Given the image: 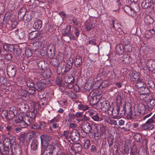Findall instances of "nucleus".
I'll return each mask as SVG.
<instances>
[{"instance_id": "nucleus-28", "label": "nucleus", "mask_w": 155, "mask_h": 155, "mask_svg": "<svg viewBox=\"0 0 155 155\" xmlns=\"http://www.w3.org/2000/svg\"><path fill=\"white\" fill-rule=\"evenodd\" d=\"M18 94L23 99L29 97V95L27 93V92L23 91L22 90H20L18 91Z\"/></svg>"}, {"instance_id": "nucleus-25", "label": "nucleus", "mask_w": 155, "mask_h": 155, "mask_svg": "<svg viewBox=\"0 0 155 155\" xmlns=\"http://www.w3.org/2000/svg\"><path fill=\"white\" fill-rule=\"evenodd\" d=\"M74 79V77L72 76L66 75L64 77V81L66 84L73 82Z\"/></svg>"}, {"instance_id": "nucleus-27", "label": "nucleus", "mask_w": 155, "mask_h": 155, "mask_svg": "<svg viewBox=\"0 0 155 155\" xmlns=\"http://www.w3.org/2000/svg\"><path fill=\"white\" fill-rule=\"evenodd\" d=\"M124 10L125 12L127 13L129 15L131 16H134V14L132 12V10L131 7L128 5H125L124 7Z\"/></svg>"}, {"instance_id": "nucleus-48", "label": "nucleus", "mask_w": 155, "mask_h": 155, "mask_svg": "<svg viewBox=\"0 0 155 155\" xmlns=\"http://www.w3.org/2000/svg\"><path fill=\"white\" fill-rule=\"evenodd\" d=\"M26 84L29 88L34 87L35 86V85L33 81L30 80H27L26 81Z\"/></svg>"}, {"instance_id": "nucleus-3", "label": "nucleus", "mask_w": 155, "mask_h": 155, "mask_svg": "<svg viewBox=\"0 0 155 155\" xmlns=\"http://www.w3.org/2000/svg\"><path fill=\"white\" fill-rule=\"evenodd\" d=\"M16 69V67L12 64L8 65L7 68V74L9 78H13L15 76Z\"/></svg>"}, {"instance_id": "nucleus-61", "label": "nucleus", "mask_w": 155, "mask_h": 155, "mask_svg": "<svg viewBox=\"0 0 155 155\" xmlns=\"http://www.w3.org/2000/svg\"><path fill=\"white\" fill-rule=\"evenodd\" d=\"M86 27L87 30L89 31L93 27V25L91 23L87 22L86 25Z\"/></svg>"}, {"instance_id": "nucleus-51", "label": "nucleus", "mask_w": 155, "mask_h": 155, "mask_svg": "<svg viewBox=\"0 0 155 155\" xmlns=\"http://www.w3.org/2000/svg\"><path fill=\"white\" fill-rule=\"evenodd\" d=\"M42 42L40 41L36 42L33 44V45H35V46L36 47V48H35V49L41 48L42 46Z\"/></svg>"}, {"instance_id": "nucleus-59", "label": "nucleus", "mask_w": 155, "mask_h": 155, "mask_svg": "<svg viewBox=\"0 0 155 155\" xmlns=\"http://www.w3.org/2000/svg\"><path fill=\"white\" fill-rule=\"evenodd\" d=\"M29 110L30 109V111L32 114H35L37 112V110L35 107H28Z\"/></svg>"}, {"instance_id": "nucleus-60", "label": "nucleus", "mask_w": 155, "mask_h": 155, "mask_svg": "<svg viewBox=\"0 0 155 155\" xmlns=\"http://www.w3.org/2000/svg\"><path fill=\"white\" fill-rule=\"evenodd\" d=\"M121 43L124 45H126L127 43H129V40L127 38L124 37L122 40Z\"/></svg>"}, {"instance_id": "nucleus-56", "label": "nucleus", "mask_w": 155, "mask_h": 155, "mask_svg": "<svg viewBox=\"0 0 155 155\" xmlns=\"http://www.w3.org/2000/svg\"><path fill=\"white\" fill-rule=\"evenodd\" d=\"M5 68V65L4 61L2 59H0V69L3 70Z\"/></svg>"}, {"instance_id": "nucleus-55", "label": "nucleus", "mask_w": 155, "mask_h": 155, "mask_svg": "<svg viewBox=\"0 0 155 155\" xmlns=\"http://www.w3.org/2000/svg\"><path fill=\"white\" fill-rule=\"evenodd\" d=\"M107 122L112 125H116L117 124V121L114 120L109 119L107 121Z\"/></svg>"}, {"instance_id": "nucleus-2", "label": "nucleus", "mask_w": 155, "mask_h": 155, "mask_svg": "<svg viewBox=\"0 0 155 155\" xmlns=\"http://www.w3.org/2000/svg\"><path fill=\"white\" fill-rule=\"evenodd\" d=\"M52 81L49 79H42L40 81L37 82L35 87L38 91H40L44 90V87L49 86L51 84Z\"/></svg>"}, {"instance_id": "nucleus-42", "label": "nucleus", "mask_w": 155, "mask_h": 155, "mask_svg": "<svg viewBox=\"0 0 155 155\" xmlns=\"http://www.w3.org/2000/svg\"><path fill=\"white\" fill-rule=\"evenodd\" d=\"M43 149L44 150V151H48L50 153L52 154L53 150L54 149V147L51 145H48V146L46 147L45 148L44 147L41 148Z\"/></svg>"}, {"instance_id": "nucleus-46", "label": "nucleus", "mask_w": 155, "mask_h": 155, "mask_svg": "<svg viewBox=\"0 0 155 155\" xmlns=\"http://www.w3.org/2000/svg\"><path fill=\"white\" fill-rule=\"evenodd\" d=\"M84 147L85 149H88L91 146L90 141L88 139H87L84 141Z\"/></svg>"}, {"instance_id": "nucleus-64", "label": "nucleus", "mask_w": 155, "mask_h": 155, "mask_svg": "<svg viewBox=\"0 0 155 155\" xmlns=\"http://www.w3.org/2000/svg\"><path fill=\"white\" fill-rule=\"evenodd\" d=\"M92 118L94 121H98L99 118L98 115H95L91 116Z\"/></svg>"}, {"instance_id": "nucleus-38", "label": "nucleus", "mask_w": 155, "mask_h": 155, "mask_svg": "<svg viewBox=\"0 0 155 155\" xmlns=\"http://www.w3.org/2000/svg\"><path fill=\"white\" fill-rule=\"evenodd\" d=\"M38 142L37 140H34L31 142V147L33 150H36L38 148Z\"/></svg>"}, {"instance_id": "nucleus-40", "label": "nucleus", "mask_w": 155, "mask_h": 155, "mask_svg": "<svg viewBox=\"0 0 155 155\" xmlns=\"http://www.w3.org/2000/svg\"><path fill=\"white\" fill-rule=\"evenodd\" d=\"M15 33L18 36L20 39L23 38L24 37V32L22 30L19 31L18 29H16L15 31Z\"/></svg>"}, {"instance_id": "nucleus-8", "label": "nucleus", "mask_w": 155, "mask_h": 155, "mask_svg": "<svg viewBox=\"0 0 155 155\" xmlns=\"http://www.w3.org/2000/svg\"><path fill=\"white\" fill-rule=\"evenodd\" d=\"M107 68L103 67L101 68L98 71V74L97 76V79L100 80L101 78H103L106 75L107 73Z\"/></svg>"}, {"instance_id": "nucleus-26", "label": "nucleus", "mask_w": 155, "mask_h": 155, "mask_svg": "<svg viewBox=\"0 0 155 155\" xmlns=\"http://www.w3.org/2000/svg\"><path fill=\"white\" fill-rule=\"evenodd\" d=\"M38 67L41 70H45L46 68L45 61L43 60L39 61L37 63Z\"/></svg>"}, {"instance_id": "nucleus-18", "label": "nucleus", "mask_w": 155, "mask_h": 155, "mask_svg": "<svg viewBox=\"0 0 155 155\" xmlns=\"http://www.w3.org/2000/svg\"><path fill=\"white\" fill-rule=\"evenodd\" d=\"M131 7L132 11V12L134 14V16L136 15V13L138 12L139 11V7L137 3H133L131 5Z\"/></svg>"}, {"instance_id": "nucleus-22", "label": "nucleus", "mask_w": 155, "mask_h": 155, "mask_svg": "<svg viewBox=\"0 0 155 155\" xmlns=\"http://www.w3.org/2000/svg\"><path fill=\"white\" fill-rule=\"evenodd\" d=\"M71 25H67L66 27L62 31V34L64 36H66L71 32Z\"/></svg>"}, {"instance_id": "nucleus-1", "label": "nucleus", "mask_w": 155, "mask_h": 155, "mask_svg": "<svg viewBox=\"0 0 155 155\" xmlns=\"http://www.w3.org/2000/svg\"><path fill=\"white\" fill-rule=\"evenodd\" d=\"M128 108L127 117L129 120H135L139 116L146 114V107H127Z\"/></svg>"}, {"instance_id": "nucleus-37", "label": "nucleus", "mask_w": 155, "mask_h": 155, "mask_svg": "<svg viewBox=\"0 0 155 155\" xmlns=\"http://www.w3.org/2000/svg\"><path fill=\"white\" fill-rule=\"evenodd\" d=\"M143 81V80L141 79L137 81V82L135 86L137 87L138 89L145 85L144 82Z\"/></svg>"}, {"instance_id": "nucleus-20", "label": "nucleus", "mask_w": 155, "mask_h": 155, "mask_svg": "<svg viewBox=\"0 0 155 155\" xmlns=\"http://www.w3.org/2000/svg\"><path fill=\"white\" fill-rule=\"evenodd\" d=\"M8 152V147L3 144H0V155L7 154Z\"/></svg>"}, {"instance_id": "nucleus-45", "label": "nucleus", "mask_w": 155, "mask_h": 155, "mask_svg": "<svg viewBox=\"0 0 155 155\" xmlns=\"http://www.w3.org/2000/svg\"><path fill=\"white\" fill-rule=\"evenodd\" d=\"M153 34L151 32V30H148L146 31L145 34V37L147 38H151Z\"/></svg>"}, {"instance_id": "nucleus-23", "label": "nucleus", "mask_w": 155, "mask_h": 155, "mask_svg": "<svg viewBox=\"0 0 155 155\" xmlns=\"http://www.w3.org/2000/svg\"><path fill=\"white\" fill-rule=\"evenodd\" d=\"M42 26V21L40 19L36 20L33 25V27L35 29H40Z\"/></svg>"}, {"instance_id": "nucleus-19", "label": "nucleus", "mask_w": 155, "mask_h": 155, "mask_svg": "<svg viewBox=\"0 0 155 155\" xmlns=\"http://www.w3.org/2000/svg\"><path fill=\"white\" fill-rule=\"evenodd\" d=\"M73 64V60L70 58L67 61V63L65 66V69L64 70V73H67L71 68Z\"/></svg>"}, {"instance_id": "nucleus-14", "label": "nucleus", "mask_w": 155, "mask_h": 155, "mask_svg": "<svg viewBox=\"0 0 155 155\" xmlns=\"http://www.w3.org/2000/svg\"><path fill=\"white\" fill-rule=\"evenodd\" d=\"M26 9L25 7L20 9L18 14V18L19 20H22L26 14Z\"/></svg>"}, {"instance_id": "nucleus-32", "label": "nucleus", "mask_w": 155, "mask_h": 155, "mask_svg": "<svg viewBox=\"0 0 155 155\" xmlns=\"http://www.w3.org/2000/svg\"><path fill=\"white\" fill-rule=\"evenodd\" d=\"M121 94H118L116 98V104L117 107H120L122 104Z\"/></svg>"}, {"instance_id": "nucleus-16", "label": "nucleus", "mask_w": 155, "mask_h": 155, "mask_svg": "<svg viewBox=\"0 0 155 155\" xmlns=\"http://www.w3.org/2000/svg\"><path fill=\"white\" fill-rule=\"evenodd\" d=\"M152 4L151 0H145L142 3L141 6L143 8L146 9L148 8H150Z\"/></svg>"}, {"instance_id": "nucleus-21", "label": "nucleus", "mask_w": 155, "mask_h": 155, "mask_svg": "<svg viewBox=\"0 0 155 155\" xmlns=\"http://www.w3.org/2000/svg\"><path fill=\"white\" fill-rule=\"evenodd\" d=\"M121 60L124 63L127 64L130 63L132 60V58L129 55L124 54L122 57Z\"/></svg>"}, {"instance_id": "nucleus-62", "label": "nucleus", "mask_w": 155, "mask_h": 155, "mask_svg": "<svg viewBox=\"0 0 155 155\" xmlns=\"http://www.w3.org/2000/svg\"><path fill=\"white\" fill-rule=\"evenodd\" d=\"M70 135V134L69 131L65 130L64 131L63 134H62V135H64L66 138L68 139L69 138V136Z\"/></svg>"}, {"instance_id": "nucleus-10", "label": "nucleus", "mask_w": 155, "mask_h": 155, "mask_svg": "<svg viewBox=\"0 0 155 155\" xmlns=\"http://www.w3.org/2000/svg\"><path fill=\"white\" fill-rule=\"evenodd\" d=\"M34 14L33 12L29 11L25 15L23 19V20L25 22H28L31 20L34 19Z\"/></svg>"}, {"instance_id": "nucleus-24", "label": "nucleus", "mask_w": 155, "mask_h": 155, "mask_svg": "<svg viewBox=\"0 0 155 155\" xmlns=\"http://www.w3.org/2000/svg\"><path fill=\"white\" fill-rule=\"evenodd\" d=\"M82 128L84 129V131L86 133H88L91 132V130L92 127L90 124L88 122H87L83 125Z\"/></svg>"}, {"instance_id": "nucleus-50", "label": "nucleus", "mask_w": 155, "mask_h": 155, "mask_svg": "<svg viewBox=\"0 0 155 155\" xmlns=\"http://www.w3.org/2000/svg\"><path fill=\"white\" fill-rule=\"evenodd\" d=\"M68 95L73 99H76L77 97L76 94L74 92L70 91L68 93Z\"/></svg>"}, {"instance_id": "nucleus-57", "label": "nucleus", "mask_w": 155, "mask_h": 155, "mask_svg": "<svg viewBox=\"0 0 155 155\" xmlns=\"http://www.w3.org/2000/svg\"><path fill=\"white\" fill-rule=\"evenodd\" d=\"M11 22L12 27L13 28H15L18 25V22L16 21L11 20L10 22Z\"/></svg>"}, {"instance_id": "nucleus-9", "label": "nucleus", "mask_w": 155, "mask_h": 155, "mask_svg": "<svg viewBox=\"0 0 155 155\" xmlns=\"http://www.w3.org/2000/svg\"><path fill=\"white\" fill-rule=\"evenodd\" d=\"M11 16V13L10 12H7L5 14L3 18V22L2 24L3 27H5L4 24V23L6 24H9V22L12 20H10Z\"/></svg>"}, {"instance_id": "nucleus-63", "label": "nucleus", "mask_w": 155, "mask_h": 155, "mask_svg": "<svg viewBox=\"0 0 155 155\" xmlns=\"http://www.w3.org/2000/svg\"><path fill=\"white\" fill-rule=\"evenodd\" d=\"M18 139L20 141L23 143L25 141L24 135L23 134L21 135L18 137Z\"/></svg>"}, {"instance_id": "nucleus-29", "label": "nucleus", "mask_w": 155, "mask_h": 155, "mask_svg": "<svg viewBox=\"0 0 155 155\" xmlns=\"http://www.w3.org/2000/svg\"><path fill=\"white\" fill-rule=\"evenodd\" d=\"M18 94L23 99L29 97V95L27 93V92L23 91L22 90H20L18 91Z\"/></svg>"}, {"instance_id": "nucleus-39", "label": "nucleus", "mask_w": 155, "mask_h": 155, "mask_svg": "<svg viewBox=\"0 0 155 155\" xmlns=\"http://www.w3.org/2000/svg\"><path fill=\"white\" fill-rule=\"evenodd\" d=\"M74 147L75 150L77 152H80L82 148L81 145L79 143H76L74 144Z\"/></svg>"}, {"instance_id": "nucleus-33", "label": "nucleus", "mask_w": 155, "mask_h": 155, "mask_svg": "<svg viewBox=\"0 0 155 155\" xmlns=\"http://www.w3.org/2000/svg\"><path fill=\"white\" fill-rule=\"evenodd\" d=\"M82 63V58L81 57L78 56H77L76 58L74 60V64L77 67H78L80 66Z\"/></svg>"}, {"instance_id": "nucleus-15", "label": "nucleus", "mask_w": 155, "mask_h": 155, "mask_svg": "<svg viewBox=\"0 0 155 155\" xmlns=\"http://www.w3.org/2000/svg\"><path fill=\"white\" fill-rule=\"evenodd\" d=\"M76 130H73L70 134L69 136V138L73 141L76 142L79 140V137L77 133L76 132Z\"/></svg>"}, {"instance_id": "nucleus-54", "label": "nucleus", "mask_w": 155, "mask_h": 155, "mask_svg": "<svg viewBox=\"0 0 155 155\" xmlns=\"http://www.w3.org/2000/svg\"><path fill=\"white\" fill-rule=\"evenodd\" d=\"M30 128L31 129L35 130H39L41 128V127L39 125L36 124H31L30 126Z\"/></svg>"}, {"instance_id": "nucleus-5", "label": "nucleus", "mask_w": 155, "mask_h": 155, "mask_svg": "<svg viewBox=\"0 0 155 155\" xmlns=\"http://www.w3.org/2000/svg\"><path fill=\"white\" fill-rule=\"evenodd\" d=\"M41 148H45L48 145L50 141V138L46 134L41 135L40 137Z\"/></svg>"}, {"instance_id": "nucleus-35", "label": "nucleus", "mask_w": 155, "mask_h": 155, "mask_svg": "<svg viewBox=\"0 0 155 155\" xmlns=\"http://www.w3.org/2000/svg\"><path fill=\"white\" fill-rule=\"evenodd\" d=\"M51 64L55 68H58V66L60 62L59 60L56 58H53L51 63Z\"/></svg>"}, {"instance_id": "nucleus-44", "label": "nucleus", "mask_w": 155, "mask_h": 155, "mask_svg": "<svg viewBox=\"0 0 155 155\" xmlns=\"http://www.w3.org/2000/svg\"><path fill=\"white\" fill-rule=\"evenodd\" d=\"M25 54L28 57H31L32 55V51L28 48H26L25 50Z\"/></svg>"}, {"instance_id": "nucleus-4", "label": "nucleus", "mask_w": 155, "mask_h": 155, "mask_svg": "<svg viewBox=\"0 0 155 155\" xmlns=\"http://www.w3.org/2000/svg\"><path fill=\"white\" fill-rule=\"evenodd\" d=\"M154 123V121L152 118L149 119L145 124L141 125L142 130H145L152 129L153 128V125L152 123Z\"/></svg>"}, {"instance_id": "nucleus-52", "label": "nucleus", "mask_w": 155, "mask_h": 155, "mask_svg": "<svg viewBox=\"0 0 155 155\" xmlns=\"http://www.w3.org/2000/svg\"><path fill=\"white\" fill-rule=\"evenodd\" d=\"M56 83L57 85L60 86H61L62 84L61 78L59 77H57L56 79Z\"/></svg>"}, {"instance_id": "nucleus-49", "label": "nucleus", "mask_w": 155, "mask_h": 155, "mask_svg": "<svg viewBox=\"0 0 155 155\" xmlns=\"http://www.w3.org/2000/svg\"><path fill=\"white\" fill-rule=\"evenodd\" d=\"M48 46L45 45V47H43L41 50V52L45 55L47 54L48 55Z\"/></svg>"}, {"instance_id": "nucleus-17", "label": "nucleus", "mask_w": 155, "mask_h": 155, "mask_svg": "<svg viewBox=\"0 0 155 155\" xmlns=\"http://www.w3.org/2000/svg\"><path fill=\"white\" fill-rule=\"evenodd\" d=\"M8 50L11 52L14 51L16 52L17 54V51L19 49L18 46L15 44H8Z\"/></svg>"}, {"instance_id": "nucleus-58", "label": "nucleus", "mask_w": 155, "mask_h": 155, "mask_svg": "<svg viewBox=\"0 0 155 155\" xmlns=\"http://www.w3.org/2000/svg\"><path fill=\"white\" fill-rule=\"evenodd\" d=\"M2 115L4 118H9V117H8V113L7 110H2Z\"/></svg>"}, {"instance_id": "nucleus-7", "label": "nucleus", "mask_w": 155, "mask_h": 155, "mask_svg": "<svg viewBox=\"0 0 155 155\" xmlns=\"http://www.w3.org/2000/svg\"><path fill=\"white\" fill-rule=\"evenodd\" d=\"M55 46L54 45L51 44L48 45V56L49 58L54 57L55 55Z\"/></svg>"}, {"instance_id": "nucleus-31", "label": "nucleus", "mask_w": 155, "mask_h": 155, "mask_svg": "<svg viewBox=\"0 0 155 155\" xmlns=\"http://www.w3.org/2000/svg\"><path fill=\"white\" fill-rule=\"evenodd\" d=\"M144 20L145 23L148 25H150L153 22V19L148 15H147L144 17Z\"/></svg>"}, {"instance_id": "nucleus-41", "label": "nucleus", "mask_w": 155, "mask_h": 155, "mask_svg": "<svg viewBox=\"0 0 155 155\" xmlns=\"http://www.w3.org/2000/svg\"><path fill=\"white\" fill-rule=\"evenodd\" d=\"M38 94L39 98L41 99V100H43L45 101V97L46 96V94L45 92L44 91V90L40 91H38Z\"/></svg>"}, {"instance_id": "nucleus-6", "label": "nucleus", "mask_w": 155, "mask_h": 155, "mask_svg": "<svg viewBox=\"0 0 155 155\" xmlns=\"http://www.w3.org/2000/svg\"><path fill=\"white\" fill-rule=\"evenodd\" d=\"M43 72H38L37 73L38 76L43 77L45 78H49L51 74V72L50 69H45Z\"/></svg>"}, {"instance_id": "nucleus-13", "label": "nucleus", "mask_w": 155, "mask_h": 155, "mask_svg": "<svg viewBox=\"0 0 155 155\" xmlns=\"http://www.w3.org/2000/svg\"><path fill=\"white\" fill-rule=\"evenodd\" d=\"M130 75L131 79L134 81H137L141 79L140 78L138 73L136 71H132Z\"/></svg>"}, {"instance_id": "nucleus-53", "label": "nucleus", "mask_w": 155, "mask_h": 155, "mask_svg": "<svg viewBox=\"0 0 155 155\" xmlns=\"http://www.w3.org/2000/svg\"><path fill=\"white\" fill-rule=\"evenodd\" d=\"M35 90L36 88L35 87H30L29 88V89L28 90V94L32 95H33L35 93Z\"/></svg>"}, {"instance_id": "nucleus-34", "label": "nucleus", "mask_w": 155, "mask_h": 155, "mask_svg": "<svg viewBox=\"0 0 155 155\" xmlns=\"http://www.w3.org/2000/svg\"><path fill=\"white\" fill-rule=\"evenodd\" d=\"M34 107H37L38 106H40V107L41 106H46L48 105L46 101H45V100L44 101L43 100H40L38 102H37L34 103Z\"/></svg>"}, {"instance_id": "nucleus-36", "label": "nucleus", "mask_w": 155, "mask_h": 155, "mask_svg": "<svg viewBox=\"0 0 155 155\" xmlns=\"http://www.w3.org/2000/svg\"><path fill=\"white\" fill-rule=\"evenodd\" d=\"M124 51L127 52H131L132 51V45L130 43H127L126 45H124Z\"/></svg>"}, {"instance_id": "nucleus-47", "label": "nucleus", "mask_w": 155, "mask_h": 155, "mask_svg": "<svg viewBox=\"0 0 155 155\" xmlns=\"http://www.w3.org/2000/svg\"><path fill=\"white\" fill-rule=\"evenodd\" d=\"M134 138L137 142H140L142 138V136L140 134H137L134 136Z\"/></svg>"}, {"instance_id": "nucleus-43", "label": "nucleus", "mask_w": 155, "mask_h": 155, "mask_svg": "<svg viewBox=\"0 0 155 155\" xmlns=\"http://www.w3.org/2000/svg\"><path fill=\"white\" fill-rule=\"evenodd\" d=\"M17 123H19V126L22 128H25L27 127L28 124L24 121L21 120H16Z\"/></svg>"}, {"instance_id": "nucleus-12", "label": "nucleus", "mask_w": 155, "mask_h": 155, "mask_svg": "<svg viewBox=\"0 0 155 155\" xmlns=\"http://www.w3.org/2000/svg\"><path fill=\"white\" fill-rule=\"evenodd\" d=\"M116 51L119 55L122 54L124 51V45L121 43L117 45L116 47Z\"/></svg>"}, {"instance_id": "nucleus-11", "label": "nucleus", "mask_w": 155, "mask_h": 155, "mask_svg": "<svg viewBox=\"0 0 155 155\" xmlns=\"http://www.w3.org/2000/svg\"><path fill=\"white\" fill-rule=\"evenodd\" d=\"M146 66L148 69L151 71L155 70V60L153 59L148 60L146 63Z\"/></svg>"}, {"instance_id": "nucleus-30", "label": "nucleus", "mask_w": 155, "mask_h": 155, "mask_svg": "<svg viewBox=\"0 0 155 155\" xmlns=\"http://www.w3.org/2000/svg\"><path fill=\"white\" fill-rule=\"evenodd\" d=\"M39 35V34L37 31H33L29 33V38L32 40L35 38L38 37Z\"/></svg>"}]
</instances>
